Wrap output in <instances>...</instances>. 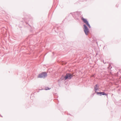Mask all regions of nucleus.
<instances>
[{
  "instance_id": "obj_2",
  "label": "nucleus",
  "mask_w": 121,
  "mask_h": 121,
  "mask_svg": "<svg viewBox=\"0 0 121 121\" xmlns=\"http://www.w3.org/2000/svg\"><path fill=\"white\" fill-rule=\"evenodd\" d=\"M84 32L86 35H87L89 32L88 29L85 25H84Z\"/></svg>"
},
{
  "instance_id": "obj_6",
  "label": "nucleus",
  "mask_w": 121,
  "mask_h": 121,
  "mask_svg": "<svg viewBox=\"0 0 121 121\" xmlns=\"http://www.w3.org/2000/svg\"><path fill=\"white\" fill-rule=\"evenodd\" d=\"M101 94L103 95H107L104 92H101Z\"/></svg>"
},
{
  "instance_id": "obj_3",
  "label": "nucleus",
  "mask_w": 121,
  "mask_h": 121,
  "mask_svg": "<svg viewBox=\"0 0 121 121\" xmlns=\"http://www.w3.org/2000/svg\"><path fill=\"white\" fill-rule=\"evenodd\" d=\"M72 77V75L69 73H67L65 77V79L66 80L67 79H70Z\"/></svg>"
},
{
  "instance_id": "obj_4",
  "label": "nucleus",
  "mask_w": 121,
  "mask_h": 121,
  "mask_svg": "<svg viewBox=\"0 0 121 121\" xmlns=\"http://www.w3.org/2000/svg\"><path fill=\"white\" fill-rule=\"evenodd\" d=\"M82 20L86 24V25L89 28H91V26L89 24L88 22L86 19H85L83 17H82Z\"/></svg>"
},
{
  "instance_id": "obj_5",
  "label": "nucleus",
  "mask_w": 121,
  "mask_h": 121,
  "mask_svg": "<svg viewBox=\"0 0 121 121\" xmlns=\"http://www.w3.org/2000/svg\"><path fill=\"white\" fill-rule=\"evenodd\" d=\"M98 87L99 86L98 85H95L94 88L95 90V92H96L97 90H98Z\"/></svg>"
},
{
  "instance_id": "obj_1",
  "label": "nucleus",
  "mask_w": 121,
  "mask_h": 121,
  "mask_svg": "<svg viewBox=\"0 0 121 121\" xmlns=\"http://www.w3.org/2000/svg\"><path fill=\"white\" fill-rule=\"evenodd\" d=\"M47 76V73L45 72H43L39 74L38 76V78H44Z\"/></svg>"
},
{
  "instance_id": "obj_7",
  "label": "nucleus",
  "mask_w": 121,
  "mask_h": 121,
  "mask_svg": "<svg viewBox=\"0 0 121 121\" xmlns=\"http://www.w3.org/2000/svg\"><path fill=\"white\" fill-rule=\"evenodd\" d=\"M97 94H101V92H96Z\"/></svg>"
}]
</instances>
